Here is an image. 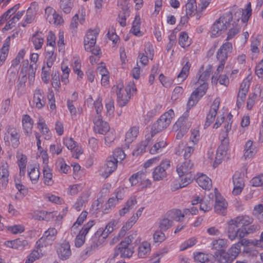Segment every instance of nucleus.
<instances>
[{"mask_svg":"<svg viewBox=\"0 0 263 263\" xmlns=\"http://www.w3.org/2000/svg\"><path fill=\"white\" fill-rule=\"evenodd\" d=\"M194 163L191 160H184L177 165L176 171L180 178L179 188H182L190 184L195 179Z\"/></svg>","mask_w":263,"mask_h":263,"instance_id":"f257e3e1","label":"nucleus"},{"mask_svg":"<svg viewBox=\"0 0 263 263\" xmlns=\"http://www.w3.org/2000/svg\"><path fill=\"white\" fill-rule=\"evenodd\" d=\"M232 17V14L230 12L223 14L213 24L211 29V36L216 37L224 32L230 26Z\"/></svg>","mask_w":263,"mask_h":263,"instance_id":"f03ea898","label":"nucleus"},{"mask_svg":"<svg viewBox=\"0 0 263 263\" xmlns=\"http://www.w3.org/2000/svg\"><path fill=\"white\" fill-rule=\"evenodd\" d=\"M174 116V112L172 109L161 115L152 126L151 136L153 137L157 133L165 129L170 124Z\"/></svg>","mask_w":263,"mask_h":263,"instance_id":"7ed1b4c3","label":"nucleus"},{"mask_svg":"<svg viewBox=\"0 0 263 263\" xmlns=\"http://www.w3.org/2000/svg\"><path fill=\"white\" fill-rule=\"evenodd\" d=\"M232 44L229 42L223 43L218 49L216 53V58L219 62L217 71L218 72L222 71L226 61L232 52Z\"/></svg>","mask_w":263,"mask_h":263,"instance_id":"20e7f679","label":"nucleus"},{"mask_svg":"<svg viewBox=\"0 0 263 263\" xmlns=\"http://www.w3.org/2000/svg\"><path fill=\"white\" fill-rule=\"evenodd\" d=\"M194 83L195 85H199V86L193 91L189 99L187 106L190 109L197 103L199 99L205 94L208 88V84L206 82H201L199 81V83H197V81Z\"/></svg>","mask_w":263,"mask_h":263,"instance_id":"39448f33","label":"nucleus"},{"mask_svg":"<svg viewBox=\"0 0 263 263\" xmlns=\"http://www.w3.org/2000/svg\"><path fill=\"white\" fill-rule=\"evenodd\" d=\"M133 239V236H129L125 240L122 241L115 249L114 257H117L119 254L121 257L123 258L131 257L134 253V250L133 248L129 245Z\"/></svg>","mask_w":263,"mask_h":263,"instance_id":"423d86ee","label":"nucleus"},{"mask_svg":"<svg viewBox=\"0 0 263 263\" xmlns=\"http://www.w3.org/2000/svg\"><path fill=\"white\" fill-rule=\"evenodd\" d=\"M112 91L116 93L117 97V103L119 106H125L130 99L131 95L128 94L123 88V84L114 85L112 88Z\"/></svg>","mask_w":263,"mask_h":263,"instance_id":"0eeeda50","label":"nucleus"},{"mask_svg":"<svg viewBox=\"0 0 263 263\" xmlns=\"http://www.w3.org/2000/svg\"><path fill=\"white\" fill-rule=\"evenodd\" d=\"M170 166V161L164 160L156 167L153 172V178L154 181H160L163 179L167 176L166 170Z\"/></svg>","mask_w":263,"mask_h":263,"instance_id":"6e6552de","label":"nucleus"},{"mask_svg":"<svg viewBox=\"0 0 263 263\" xmlns=\"http://www.w3.org/2000/svg\"><path fill=\"white\" fill-rule=\"evenodd\" d=\"M63 144L72 153L73 157L78 159L80 155L83 153V150L81 146L78 145L71 137H65L63 139Z\"/></svg>","mask_w":263,"mask_h":263,"instance_id":"1a4fd4ad","label":"nucleus"},{"mask_svg":"<svg viewBox=\"0 0 263 263\" xmlns=\"http://www.w3.org/2000/svg\"><path fill=\"white\" fill-rule=\"evenodd\" d=\"M118 162L114 157H108L104 166L101 169V175L104 178H107L117 168Z\"/></svg>","mask_w":263,"mask_h":263,"instance_id":"9d476101","label":"nucleus"},{"mask_svg":"<svg viewBox=\"0 0 263 263\" xmlns=\"http://www.w3.org/2000/svg\"><path fill=\"white\" fill-rule=\"evenodd\" d=\"M57 234V231L55 228H50L48 229L45 232L43 236L36 241V248L40 249L44 246H46V244L48 243L47 241L53 240Z\"/></svg>","mask_w":263,"mask_h":263,"instance_id":"9b49d317","label":"nucleus"},{"mask_svg":"<svg viewBox=\"0 0 263 263\" xmlns=\"http://www.w3.org/2000/svg\"><path fill=\"white\" fill-rule=\"evenodd\" d=\"M57 252L58 257L62 260H66L71 255L70 246L68 241H64L59 244L57 247Z\"/></svg>","mask_w":263,"mask_h":263,"instance_id":"f8f14e48","label":"nucleus"},{"mask_svg":"<svg viewBox=\"0 0 263 263\" xmlns=\"http://www.w3.org/2000/svg\"><path fill=\"white\" fill-rule=\"evenodd\" d=\"M94 130L96 133L100 134H105L109 131V126L108 124L102 120L101 115L97 116L93 120Z\"/></svg>","mask_w":263,"mask_h":263,"instance_id":"ddd939ff","label":"nucleus"},{"mask_svg":"<svg viewBox=\"0 0 263 263\" xmlns=\"http://www.w3.org/2000/svg\"><path fill=\"white\" fill-rule=\"evenodd\" d=\"M228 203L220 195H215V212L219 214L225 215L227 213Z\"/></svg>","mask_w":263,"mask_h":263,"instance_id":"4468645a","label":"nucleus"},{"mask_svg":"<svg viewBox=\"0 0 263 263\" xmlns=\"http://www.w3.org/2000/svg\"><path fill=\"white\" fill-rule=\"evenodd\" d=\"M38 9V4L36 2H33L31 3L30 7L27 10L26 15L25 18V23L22 24V26L23 27L26 26V24H30L33 22L34 20Z\"/></svg>","mask_w":263,"mask_h":263,"instance_id":"2eb2a0df","label":"nucleus"},{"mask_svg":"<svg viewBox=\"0 0 263 263\" xmlns=\"http://www.w3.org/2000/svg\"><path fill=\"white\" fill-rule=\"evenodd\" d=\"M33 102L36 108H42L46 104V99L42 89L37 88L34 91Z\"/></svg>","mask_w":263,"mask_h":263,"instance_id":"dca6fc26","label":"nucleus"},{"mask_svg":"<svg viewBox=\"0 0 263 263\" xmlns=\"http://www.w3.org/2000/svg\"><path fill=\"white\" fill-rule=\"evenodd\" d=\"M234 189L232 193L234 195H239L243 189L245 184L243 178L239 172H235L233 177Z\"/></svg>","mask_w":263,"mask_h":263,"instance_id":"f3484780","label":"nucleus"},{"mask_svg":"<svg viewBox=\"0 0 263 263\" xmlns=\"http://www.w3.org/2000/svg\"><path fill=\"white\" fill-rule=\"evenodd\" d=\"M98 34V30L97 29L88 31L84 38L85 49H89L90 47L95 45Z\"/></svg>","mask_w":263,"mask_h":263,"instance_id":"a211bd4d","label":"nucleus"},{"mask_svg":"<svg viewBox=\"0 0 263 263\" xmlns=\"http://www.w3.org/2000/svg\"><path fill=\"white\" fill-rule=\"evenodd\" d=\"M219 101L218 100L216 99L214 101L206 116V121L204 124L205 126H210L214 120L217 113V110L219 109Z\"/></svg>","mask_w":263,"mask_h":263,"instance_id":"6ab92c4d","label":"nucleus"},{"mask_svg":"<svg viewBox=\"0 0 263 263\" xmlns=\"http://www.w3.org/2000/svg\"><path fill=\"white\" fill-rule=\"evenodd\" d=\"M188 112L184 113L173 125V129L175 130H178L179 129L188 130L191 127V123L188 121Z\"/></svg>","mask_w":263,"mask_h":263,"instance_id":"aec40b11","label":"nucleus"},{"mask_svg":"<svg viewBox=\"0 0 263 263\" xmlns=\"http://www.w3.org/2000/svg\"><path fill=\"white\" fill-rule=\"evenodd\" d=\"M5 245L9 248L13 249L23 250L28 245L27 240L23 238H20L13 240L7 241Z\"/></svg>","mask_w":263,"mask_h":263,"instance_id":"412c9836","label":"nucleus"},{"mask_svg":"<svg viewBox=\"0 0 263 263\" xmlns=\"http://www.w3.org/2000/svg\"><path fill=\"white\" fill-rule=\"evenodd\" d=\"M23 128L26 136H30L33 125V121L28 115H24L22 119Z\"/></svg>","mask_w":263,"mask_h":263,"instance_id":"4be33fe9","label":"nucleus"},{"mask_svg":"<svg viewBox=\"0 0 263 263\" xmlns=\"http://www.w3.org/2000/svg\"><path fill=\"white\" fill-rule=\"evenodd\" d=\"M7 131L10 135V141L12 146L16 148L20 144V135L17 129L12 126H8Z\"/></svg>","mask_w":263,"mask_h":263,"instance_id":"5701e85b","label":"nucleus"},{"mask_svg":"<svg viewBox=\"0 0 263 263\" xmlns=\"http://www.w3.org/2000/svg\"><path fill=\"white\" fill-rule=\"evenodd\" d=\"M183 62L185 63L182 70L177 76L178 82H183L187 77L189 70L191 66L188 58L184 57L183 59Z\"/></svg>","mask_w":263,"mask_h":263,"instance_id":"b1692460","label":"nucleus"},{"mask_svg":"<svg viewBox=\"0 0 263 263\" xmlns=\"http://www.w3.org/2000/svg\"><path fill=\"white\" fill-rule=\"evenodd\" d=\"M114 226V222H109L104 229L103 228L99 229L95 233L96 238L102 237V239H106L108 234L113 231Z\"/></svg>","mask_w":263,"mask_h":263,"instance_id":"393cba45","label":"nucleus"},{"mask_svg":"<svg viewBox=\"0 0 263 263\" xmlns=\"http://www.w3.org/2000/svg\"><path fill=\"white\" fill-rule=\"evenodd\" d=\"M34 48L36 50L40 49L44 42V35L41 31H37L34 34L31 38Z\"/></svg>","mask_w":263,"mask_h":263,"instance_id":"a878e982","label":"nucleus"},{"mask_svg":"<svg viewBox=\"0 0 263 263\" xmlns=\"http://www.w3.org/2000/svg\"><path fill=\"white\" fill-rule=\"evenodd\" d=\"M89 194L88 192H84L79 197L73 208L78 212L80 211L88 200Z\"/></svg>","mask_w":263,"mask_h":263,"instance_id":"bb28decb","label":"nucleus"},{"mask_svg":"<svg viewBox=\"0 0 263 263\" xmlns=\"http://www.w3.org/2000/svg\"><path fill=\"white\" fill-rule=\"evenodd\" d=\"M33 217L39 220L50 221L53 219V212H48L46 211H39L34 213Z\"/></svg>","mask_w":263,"mask_h":263,"instance_id":"cd10ccee","label":"nucleus"},{"mask_svg":"<svg viewBox=\"0 0 263 263\" xmlns=\"http://www.w3.org/2000/svg\"><path fill=\"white\" fill-rule=\"evenodd\" d=\"M215 255L216 256L218 263H232L234 260L230 254H228L226 251L216 252Z\"/></svg>","mask_w":263,"mask_h":263,"instance_id":"c85d7f7f","label":"nucleus"},{"mask_svg":"<svg viewBox=\"0 0 263 263\" xmlns=\"http://www.w3.org/2000/svg\"><path fill=\"white\" fill-rule=\"evenodd\" d=\"M139 128L134 126L129 128L125 134V141L127 143H131L136 139L139 134Z\"/></svg>","mask_w":263,"mask_h":263,"instance_id":"c756f323","label":"nucleus"},{"mask_svg":"<svg viewBox=\"0 0 263 263\" xmlns=\"http://www.w3.org/2000/svg\"><path fill=\"white\" fill-rule=\"evenodd\" d=\"M198 185L204 190H210L212 186L211 180L206 175H201L196 179Z\"/></svg>","mask_w":263,"mask_h":263,"instance_id":"7c9ffc66","label":"nucleus"},{"mask_svg":"<svg viewBox=\"0 0 263 263\" xmlns=\"http://www.w3.org/2000/svg\"><path fill=\"white\" fill-rule=\"evenodd\" d=\"M212 249L215 250L217 252L225 251L224 249L228 247V240L226 239H218L214 240L212 243Z\"/></svg>","mask_w":263,"mask_h":263,"instance_id":"2f4dec72","label":"nucleus"},{"mask_svg":"<svg viewBox=\"0 0 263 263\" xmlns=\"http://www.w3.org/2000/svg\"><path fill=\"white\" fill-rule=\"evenodd\" d=\"M152 142L151 139L146 138L145 140L141 141L137 146L136 149L133 152L134 155H139L146 151L147 147L151 145Z\"/></svg>","mask_w":263,"mask_h":263,"instance_id":"473e14b6","label":"nucleus"},{"mask_svg":"<svg viewBox=\"0 0 263 263\" xmlns=\"http://www.w3.org/2000/svg\"><path fill=\"white\" fill-rule=\"evenodd\" d=\"M10 42V38L8 37L4 42L3 46L0 50V66L4 64L8 55Z\"/></svg>","mask_w":263,"mask_h":263,"instance_id":"72a5a7b5","label":"nucleus"},{"mask_svg":"<svg viewBox=\"0 0 263 263\" xmlns=\"http://www.w3.org/2000/svg\"><path fill=\"white\" fill-rule=\"evenodd\" d=\"M166 216L170 217L173 221L175 220L177 222L182 221L184 218V215L182 214V211L180 209H173L169 211L166 214Z\"/></svg>","mask_w":263,"mask_h":263,"instance_id":"f704fd0d","label":"nucleus"},{"mask_svg":"<svg viewBox=\"0 0 263 263\" xmlns=\"http://www.w3.org/2000/svg\"><path fill=\"white\" fill-rule=\"evenodd\" d=\"M104 239H102V237H96L95 234L92 238V242L90 246L87 247L85 250L86 255H90L92 251L95 250L100 246Z\"/></svg>","mask_w":263,"mask_h":263,"instance_id":"c9c22d12","label":"nucleus"},{"mask_svg":"<svg viewBox=\"0 0 263 263\" xmlns=\"http://www.w3.org/2000/svg\"><path fill=\"white\" fill-rule=\"evenodd\" d=\"M173 226V221L170 217L166 216L160 219L158 228L160 230L165 232L170 229Z\"/></svg>","mask_w":263,"mask_h":263,"instance_id":"e433bc0d","label":"nucleus"},{"mask_svg":"<svg viewBox=\"0 0 263 263\" xmlns=\"http://www.w3.org/2000/svg\"><path fill=\"white\" fill-rule=\"evenodd\" d=\"M97 72L101 76V84L102 85L106 86L109 83L108 71L105 66H99L97 68Z\"/></svg>","mask_w":263,"mask_h":263,"instance_id":"4c0bfd02","label":"nucleus"},{"mask_svg":"<svg viewBox=\"0 0 263 263\" xmlns=\"http://www.w3.org/2000/svg\"><path fill=\"white\" fill-rule=\"evenodd\" d=\"M228 150L225 149L222 147H218L215 156V159L213 164L214 167H216L222 162L223 158L226 156Z\"/></svg>","mask_w":263,"mask_h":263,"instance_id":"58836bf2","label":"nucleus"},{"mask_svg":"<svg viewBox=\"0 0 263 263\" xmlns=\"http://www.w3.org/2000/svg\"><path fill=\"white\" fill-rule=\"evenodd\" d=\"M24 65L25 64H23L22 69L20 71V77L18 80V84L17 85V87L18 89L24 88L25 86V84L27 80L26 71L27 67V66H24Z\"/></svg>","mask_w":263,"mask_h":263,"instance_id":"ea45409f","label":"nucleus"},{"mask_svg":"<svg viewBox=\"0 0 263 263\" xmlns=\"http://www.w3.org/2000/svg\"><path fill=\"white\" fill-rule=\"evenodd\" d=\"M150 251V244L147 242H143L139 247L138 256L140 258H145L149 254Z\"/></svg>","mask_w":263,"mask_h":263,"instance_id":"a19ab883","label":"nucleus"},{"mask_svg":"<svg viewBox=\"0 0 263 263\" xmlns=\"http://www.w3.org/2000/svg\"><path fill=\"white\" fill-rule=\"evenodd\" d=\"M43 172L45 184L47 185H51L53 183V180L51 169L48 165L44 166Z\"/></svg>","mask_w":263,"mask_h":263,"instance_id":"79ce46f5","label":"nucleus"},{"mask_svg":"<svg viewBox=\"0 0 263 263\" xmlns=\"http://www.w3.org/2000/svg\"><path fill=\"white\" fill-rule=\"evenodd\" d=\"M140 17L139 15L137 14L135 17V20L133 23V26L131 29V32L135 35L141 36L142 35L140 29Z\"/></svg>","mask_w":263,"mask_h":263,"instance_id":"37998d69","label":"nucleus"},{"mask_svg":"<svg viewBox=\"0 0 263 263\" xmlns=\"http://www.w3.org/2000/svg\"><path fill=\"white\" fill-rule=\"evenodd\" d=\"M253 142L251 140L248 141L245 145L244 149L243 157L245 159L251 158L255 153L254 148L252 147Z\"/></svg>","mask_w":263,"mask_h":263,"instance_id":"c03bdc74","label":"nucleus"},{"mask_svg":"<svg viewBox=\"0 0 263 263\" xmlns=\"http://www.w3.org/2000/svg\"><path fill=\"white\" fill-rule=\"evenodd\" d=\"M37 126L42 135L49 137V129L45 123V120L41 116L38 117Z\"/></svg>","mask_w":263,"mask_h":263,"instance_id":"a18cd8bd","label":"nucleus"},{"mask_svg":"<svg viewBox=\"0 0 263 263\" xmlns=\"http://www.w3.org/2000/svg\"><path fill=\"white\" fill-rule=\"evenodd\" d=\"M19 7L20 4H17L5 12L0 17V23L3 24L5 21L9 19L18 9Z\"/></svg>","mask_w":263,"mask_h":263,"instance_id":"49530a36","label":"nucleus"},{"mask_svg":"<svg viewBox=\"0 0 263 263\" xmlns=\"http://www.w3.org/2000/svg\"><path fill=\"white\" fill-rule=\"evenodd\" d=\"M186 14L192 16L197 10V5L196 0H187L185 5Z\"/></svg>","mask_w":263,"mask_h":263,"instance_id":"de8ad7c7","label":"nucleus"},{"mask_svg":"<svg viewBox=\"0 0 263 263\" xmlns=\"http://www.w3.org/2000/svg\"><path fill=\"white\" fill-rule=\"evenodd\" d=\"M28 175L30 180L33 182H36L40 177V172L37 168L35 166H30L28 167Z\"/></svg>","mask_w":263,"mask_h":263,"instance_id":"09e8293b","label":"nucleus"},{"mask_svg":"<svg viewBox=\"0 0 263 263\" xmlns=\"http://www.w3.org/2000/svg\"><path fill=\"white\" fill-rule=\"evenodd\" d=\"M179 44L183 48L188 47L191 44L188 34L185 32H181L179 37Z\"/></svg>","mask_w":263,"mask_h":263,"instance_id":"8fccbe9b","label":"nucleus"},{"mask_svg":"<svg viewBox=\"0 0 263 263\" xmlns=\"http://www.w3.org/2000/svg\"><path fill=\"white\" fill-rule=\"evenodd\" d=\"M166 142L164 140L160 141L155 143L150 149L149 153L151 154H155L161 151L162 149L165 147Z\"/></svg>","mask_w":263,"mask_h":263,"instance_id":"3c124183","label":"nucleus"},{"mask_svg":"<svg viewBox=\"0 0 263 263\" xmlns=\"http://www.w3.org/2000/svg\"><path fill=\"white\" fill-rule=\"evenodd\" d=\"M194 258L196 261L201 263H213L212 260L209 255L203 253H197Z\"/></svg>","mask_w":263,"mask_h":263,"instance_id":"603ef678","label":"nucleus"},{"mask_svg":"<svg viewBox=\"0 0 263 263\" xmlns=\"http://www.w3.org/2000/svg\"><path fill=\"white\" fill-rule=\"evenodd\" d=\"M241 251V248L238 243H236L233 245L229 249L227 252L228 254H230L232 258L234 260L236 258V257L238 256L239 253Z\"/></svg>","mask_w":263,"mask_h":263,"instance_id":"864d4df0","label":"nucleus"},{"mask_svg":"<svg viewBox=\"0 0 263 263\" xmlns=\"http://www.w3.org/2000/svg\"><path fill=\"white\" fill-rule=\"evenodd\" d=\"M110 157H114L115 160H117L118 163H120L125 158V154L121 148H118L115 149Z\"/></svg>","mask_w":263,"mask_h":263,"instance_id":"5fc2aeb1","label":"nucleus"},{"mask_svg":"<svg viewBox=\"0 0 263 263\" xmlns=\"http://www.w3.org/2000/svg\"><path fill=\"white\" fill-rule=\"evenodd\" d=\"M72 7L71 0H61L60 7L64 13L67 14L70 13Z\"/></svg>","mask_w":263,"mask_h":263,"instance_id":"6e6d98bb","label":"nucleus"},{"mask_svg":"<svg viewBox=\"0 0 263 263\" xmlns=\"http://www.w3.org/2000/svg\"><path fill=\"white\" fill-rule=\"evenodd\" d=\"M240 30V26L238 24H236L235 26L233 25V27L231 28L227 33V37L226 41H228L232 39L236 34H237Z\"/></svg>","mask_w":263,"mask_h":263,"instance_id":"4d7b16f0","label":"nucleus"},{"mask_svg":"<svg viewBox=\"0 0 263 263\" xmlns=\"http://www.w3.org/2000/svg\"><path fill=\"white\" fill-rule=\"evenodd\" d=\"M51 83L52 87L55 89L58 90L61 87V83L60 80L59 73L58 72L55 71L53 72L51 74Z\"/></svg>","mask_w":263,"mask_h":263,"instance_id":"13d9d810","label":"nucleus"},{"mask_svg":"<svg viewBox=\"0 0 263 263\" xmlns=\"http://www.w3.org/2000/svg\"><path fill=\"white\" fill-rule=\"evenodd\" d=\"M212 66L210 65L205 71H204L202 73L199 74L197 83H199V81H200L201 82H205L207 80L209 79L210 75L212 73Z\"/></svg>","mask_w":263,"mask_h":263,"instance_id":"bf43d9fd","label":"nucleus"},{"mask_svg":"<svg viewBox=\"0 0 263 263\" xmlns=\"http://www.w3.org/2000/svg\"><path fill=\"white\" fill-rule=\"evenodd\" d=\"M240 223L242 226L241 227H246L252 224L253 222V218L248 215H240L238 216Z\"/></svg>","mask_w":263,"mask_h":263,"instance_id":"052dcab7","label":"nucleus"},{"mask_svg":"<svg viewBox=\"0 0 263 263\" xmlns=\"http://www.w3.org/2000/svg\"><path fill=\"white\" fill-rule=\"evenodd\" d=\"M153 239L155 242L161 243L166 239V237L163 231L159 230L156 231L154 233Z\"/></svg>","mask_w":263,"mask_h":263,"instance_id":"680f3d73","label":"nucleus"},{"mask_svg":"<svg viewBox=\"0 0 263 263\" xmlns=\"http://www.w3.org/2000/svg\"><path fill=\"white\" fill-rule=\"evenodd\" d=\"M137 216L133 215L130 219L126 222L125 224L123 226L121 231V233H124L126 231L129 230L136 223L138 220Z\"/></svg>","mask_w":263,"mask_h":263,"instance_id":"e2e57ef3","label":"nucleus"},{"mask_svg":"<svg viewBox=\"0 0 263 263\" xmlns=\"http://www.w3.org/2000/svg\"><path fill=\"white\" fill-rule=\"evenodd\" d=\"M228 224V236L229 238L233 241L235 239V234L236 232L239 228L235 227L230 223L227 222Z\"/></svg>","mask_w":263,"mask_h":263,"instance_id":"0e129e2a","label":"nucleus"},{"mask_svg":"<svg viewBox=\"0 0 263 263\" xmlns=\"http://www.w3.org/2000/svg\"><path fill=\"white\" fill-rule=\"evenodd\" d=\"M63 146L60 143H56L50 145L49 147V153L52 155H59L62 151Z\"/></svg>","mask_w":263,"mask_h":263,"instance_id":"69168bd1","label":"nucleus"},{"mask_svg":"<svg viewBox=\"0 0 263 263\" xmlns=\"http://www.w3.org/2000/svg\"><path fill=\"white\" fill-rule=\"evenodd\" d=\"M0 176L9 177V165L6 161H2L0 165Z\"/></svg>","mask_w":263,"mask_h":263,"instance_id":"338daca9","label":"nucleus"},{"mask_svg":"<svg viewBox=\"0 0 263 263\" xmlns=\"http://www.w3.org/2000/svg\"><path fill=\"white\" fill-rule=\"evenodd\" d=\"M26 54V51L24 49H21L17 53L16 57L11 62V66L16 67L19 65L21 60L23 59Z\"/></svg>","mask_w":263,"mask_h":263,"instance_id":"774afa93","label":"nucleus"}]
</instances>
